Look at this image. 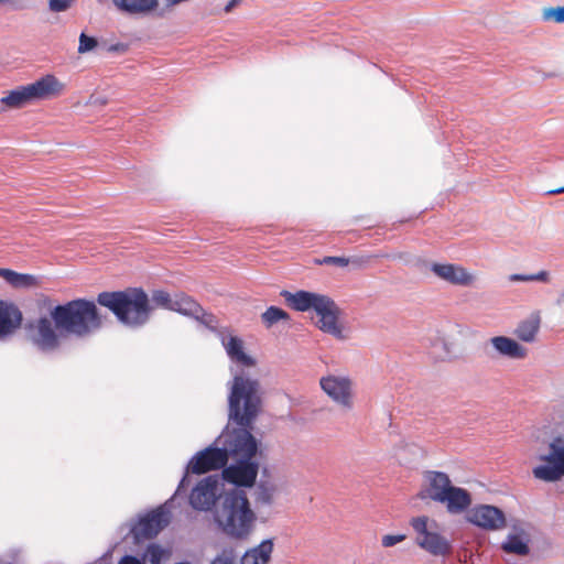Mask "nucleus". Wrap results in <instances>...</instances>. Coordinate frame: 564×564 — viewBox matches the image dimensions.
<instances>
[{
    "label": "nucleus",
    "instance_id": "nucleus-32",
    "mask_svg": "<svg viewBox=\"0 0 564 564\" xmlns=\"http://www.w3.org/2000/svg\"><path fill=\"white\" fill-rule=\"evenodd\" d=\"M275 488L271 485L260 484L257 488V501L263 505H271Z\"/></svg>",
    "mask_w": 564,
    "mask_h": 564
},
{
    "label": "nucleus",
    "instance_id": "nucleus-18",
    "mask_svg": "<svg viewBox=\"0 0 564 564\" xmlns=\"http://www.w3.org/2000/svg\"><path fill=\"white\" fill-rule=\"evenodd\" d=\"M489 341L499 356L510 359H524L528 356V349L510 337L495 336Z\"/></svg>",
    "mask_w": 564,
    "mask_h": 564
},
{
    "label": "nucleus",
    "instance_id": "nucleus-24",
    "mask_svg": "<svg viewBox=\"0 0 564 564\" xmlns=\"http://www.w3.org/2000/svg\"><path fill=\"white\" fill-rule=\"evenodd\" d=\"M541 326V316L539 313H532L529 317L521 321L514 329V335L524 343H533L536 339Z\"/></svg>",
    "mask_w": 564,
    "mask_h": 564
},
{
    "label": "nucleus",
    "instance_id": "nucleus-43",
    "mask_svg": "<svg viewBox=\"0 0 564 564\" xmlns=\"http://www.w3.org/2000/svg\"><path fill=\"white\" fill-rule=\"evenodd\" d=\"M240 0H231L226 7H225V12L226 13H229L238 3H239Z\"/></svg>",
    "mask_w": 564,
    "mask_h": 564
},
{
    "label": "nucleus",
    "instance_id": "nucleus-31",
    "mask_svg": "<svg viewBox=\"0 0 564 564\" xmlns=\"http://www.w3.org/2000/svg\"><path fill=\"white\" fill-rule=\"evenodd\" d=\"M154 305L163 307L165 310L172 311L174 303H173V296L162 290H156L152 293L151 297Z\"/></svg>",
    "mask_w": 564,
    "mask_h": 564
},
{
    "label": "nucleus",
    "instance_id": "nucleus-42",
    "mask_svg": "<svg viewBox=\"0 0 564 564\" xmlns=\"http://www.w3.org/2000/svg\"><path fill=\"white\" fill-rule=\"evenodd\" d=\"M109 52H118V53H124L128 51V45L123 43H117L113 45H110L108 48Z\"/></svg>",
    "mask_w": 564,
    "mask_h": 564
},
{
    "label": "nucleus",
    "instance_id": "nucleus-41",
    "mask_svg": "<svg viewBox=\"0 0 564 564\" xmlns=\"http://www.w3.org/2000/svg\"><path fill=\"white\" fill-rule=\"evenodd\" d=\"M118 564H143V563L141 562V560H139L138 557H135L133 555H124L123 557L120 558Z\"/></svg>",
    "mask_w": 564,
    "mask_h": 564
},
{
    "label": "nucleus",
    "instance_id": "nucleus-4",
    "mask_svg": "<svg viewBox=\"0 0 564 564\" xmlns=\"http://www.w3.org/2000/svg\"><path fill=\"white\" fill-rule=\"evenodd\" d=\"M216 521L227 535L239 540L247 539L257 521L247 494L241 489L227 491L216 511Z\"/></svg>",
    "mask_w": 564,
    "mask_h": 564
},
{
    "label": "nucleus",
    "instance_id": "nucleus-1",
    "mask_svg": "<svg viewBox=\"0 0 564 564\" xmlns=\"http://www.w3.org/2000/svg\"><path fill=\"white\" fill-rule=\"evenodd\" d=\"M229 417L238 427L226 429L219 436L227 459H253L258 442L251 433L253 421L261 409L260 383L243 372L232 379L228 397Z\"/></svg>",
    "mask_w": 564,
    "mask_h": 564
},
{
    "label": "nucleus",
    "instance_id": "nucleus-28",
    "mask_svg": "<svg viewBox=\"0 0 564 564\" xmlns=\"http://www.w3.org/2000/svg\"><path fill=\"white\" fill-rule=\"evenodd\" d=\"M502 550L507 553L520 556L528 555L530 552L528 543L518 534H509L507 540L502 543Z\"/></svg>",
    "mask_w": 564,
    "mask_h": 564
},
{
    "label": "nucleus",
    "instance_id": "nucleus-34",
    "mask_svg": "<svg viewBox=\"0 0 564 564\" xmlns=\"http://www.w3.org/2000/svg\"><path fill=\"white\" fill-rule=\"evenodd\" d=\"M193 318L198 321L209 329H215L218 324L217 317L213 313L206 312L203 307L202 312L197 314V316H194Z\"/></svg>",
    "mask_w": 564,
    "mask_h": 564
},
{
    "label": "nucleus",
    "instance_id": "nucleus-36",
    "mask_svg": "<svg viewBox=\"0 0 564 564\" xmlns=\"http://www.w3.org/2000/svg\"><path fill=\"white\" fill-rule=\"evenodd\" d=\"M427 517H416L411 520V525L415 530V532L419 534V536L425 535L427 531Z\"/></svg>",
    "mask_w": 564,
    "mask_h": 564
},
{
    "label": "nucleus",
    "instance_id": "nucleus-33",
    "mask_svg": "<svg viewBox=\"0 0 564 564\" xmlns=\"http://www.w3.org/2000/svg\"><path fill=\"white\" fill-rule=\"evenodd\" d=\"M542 18L544 21H554L556 23H564V6L550 7L543 9Z\"/></svg>",
    "mask_w": 564,
    "mask_h": 564
},
{
    "label": "nucleus",
    "instance_id": "nucleus-8",
    "mask_svg": "<svg viewBox=\"0 0 564 564\" xmlns=\"http://www.w3.org/2000/svg\"><path fill=\"white\" fill-rule=\"evenodd\" d=\"M235 463L221 471L223 479L238 488L254 486L259 473V463L254 459H232Z\"/></svg>",
    "mask_w": 564,
    "mask_h": 564
},
{
    "label": "nucleus",
    "instance_id": "nucleus-14",
    "mask_svg": "<svg viewBox=\"0 0 564 564\" xmlns=\"http://www.w3.org/2000/svg\"><path fill=\"white\" fill-rule=\"evenodd\" d=\"M218 479L216 476H208L200 480L189 495V503L197 510H209L216 501Z\"/></svg>",
    "mask_w": 564,
    "mask_h": 564
},
{
    "label": "nucleus",
    "instance_id": "nucleus-29",
    "mask_svg": "<svg viewBox=\"0 0 564 564\" xmlns=\"http://www.w3.org/2000/svg\"><path fill=\"white\" fill-rule=\"evenodd\" d=\"M261 319L267 327H271L280 321H289L290 315L280 307L270 306L262 313Z\"/></svg>",
    "mask_w": 564,
    "mask_h": 564
},
{
    "label": "nucleus",
    "instance_id": "nucleus-21",
    "mask_svg": "<svg viewBox=\"0 0 564 564\" xmlns=\"http://www.w3.org/2000/svg\"><path fill=\"white\" fill-rule=\"evenodd\" d=\"M223 345L231 361L243 367H253L256 360L245 352L243 340L237 336H229L223 339Z\"/></svg>",
    "mask_w": 564,
    "mask_h": 564
},
{
    "label": "nucleus",
    "instance_id": "nucleus-7",
    "mask_svg": "<svg viewBox=\"0 0 564 564\" xmlns=\"http://www.w3.org/2000/svg\"><path fill=\"white\" fill-rule=\"evenodd\" d=\"M546 465L538 466L533 469L535 478L544 481H556L564 476V441L561 437L555 438L550 444L547 455L540 456Z\"/></svg>",
    "mask_w": 564,
    "mask_h": 564
},
{
    "label": "nucleus",
    "instance_id": "nucleus-13",
    "mask_svg": "<svg viewBox=\"0 0 564 564\" xmlns=\"http://www.w3.org/2000/svg\"><path fill=\"white\" fill-rule=\"evenodd\" d=\"M452 486V481L447 474L443 471L429 470L424 474V486L419 491L417 498L421 500L429 499L440 502Z\"/></svg>",
    "mask_w": 564,
    "mask_h": 564
},
{
    "label": "nucleus",
    "instance_id": "nucleus-45",
    "mask_svg": "<svg viewBox=\"0 0 564 564\" xmlns=\"http://www.w3.org/2000/svg\"><path fill=\"white\" fill-rule=\"evenodd\" d=\"M185 480H186V476L182 479V481H181V484L178 486L177 491L184 486Z\"/></svg>",
    "mask_w": 564,
    "mask_h": 564
},
{
    "label": "nucleus",
    "instance_id": "nucleus-20",
    "mask_svg": "<svg viewBox=\"0 0 564 564\" xmlns=\"http://www.w3.org/2000/svg\"><path fill=\"white\" fill-rule=\"evenodd\" d=\"M0 278H2L10 286L17 290L35 289L41 284V281L36 275L30 273H20L7 268H0Z\"/></svg>",
    "mask_w": 564,
    "mask_h": 564
},
{
    "label": "nucleus",
    "instance_id": "nucleus-6",
    "mask_svg": "<svg viewBox=\"0 0 564 564\" xmlns=\"http://www.w3.org/2000/svg\"><path fill=\"white\" fill-rule=\"evenodd\" d=\"M321 389L336 404L350 410L354 406L352 380L348 376L327 375L319 379Z\"/></svg>",
    "mask_w": 564,
    "mask_h": 564
},
{
    "label": "nucleus",
    "instance_id": "nucleus-37",
    "mask_svg": "<svg viewBox=\"0 0 564 564\" xmlns=\"http://www.w3.org/2000/svg\"><path fill=\"white\" fill-rule=\"evenodd\" d=\"M237 556L232 551L224 550L210 564H236Z\"/></svg>",
    "mask_w": 564,
    "mask_h": 564
},
{
    "label": "nucleus",
    "instance_id": "nucleus-44",
    "mask_svg": "<svg viewBox=\"0 0 564 564\" xmlns=\"http://www.w3.org/2000/svg\"><path fill=\"white\" fill-rule=\"evenodd\" d=\"M564 193V186L563 187H558V188H554V189H550L547 192L549 195H557V194H562Z\"/></svg>",
    "mask_w": 564,
    "mask_h": 564
},
{
    "label": "nucleus",
    "instance_id": "nucleus-11",
    "mask_svg": "<svg viewBox=\"0 0 564 564\" xmlns=\"http://www.w3.org/2000/svg\"><path fill=\"white\" fill-rule=\"evenodd\" d=\"M170 522V513L163 507L149 512L131 529L137 541L152 539L159 534Z\"/></svg>",
    "mask_w": 564,
    "mask_h": 564
},
{
    "label": "nucleus",
    "instance_id": "nucleus-16",
    "mask_svg": "<svg viewBox=\"0 0 564 564\" xmlns=\"http://www.w3.org/2000/svg\"><path fill=\"white\" fill-rule=\"evenodd\" d=\"M281 296L291 308L297 312H306L310 310L316 311L326 295L308 291H297L292 293L284 290L281 292Z\"/></svg>",
    "mask_w": 564,
    "mask_h": 564
},
{
    "label": "nucleus",
    "instance_id": "nucleus-17",
    "mask_svg": "<svg viewBox=\"0 0 564 564\" xmlns=\"http://www.w3.org/2000/svg\"><path fill=\"white\" fill-rule=\"evenodd\" d=\"M471 495L464 488L452 486L440 503L445 505L449 513L458 514L466 511L471 505Z\"/></svg>",
    "mask_w": 564,
    "mask_h": 564
},
{
    "label": "nucleus",
    "instance_id": "nucleus-23",
    "mask_svg": "<svg viewBox=\"0 0 564 564\" xmlns=\"http://www.w3.org/2000/svg\"><path fill=\"white\" fill-rule=\"evenodd\" d=\"M273 540L262 541L256 547L247 551L241 557V564H268L273 552Z\"/></svg>",
    "mask_w": 564,
    "mask_h": 564
},
{
    "label": "nucleus",
    "instance_id": "nucleus-15",
    "mask_svg": "<svg viewBox=\"0 0 564 564\" xmlns=\"http://www.w3.org/2000/svg\"><path fill=\"white\" fill-rule=\"evenodd\" d=\"M431 271L440 279L453 285L468 286L475 281L474 274L462 265L453 263H433Z\"/></svg>",
    "mask_w": 564,
    "mask_h": 564
},
{
    "label": "nucleus",
    "instance_id": "nucleus-22",
    "mask_svg": "<svg viewBox=\"0 0 564 564\" xmlns=\"http://www.w3.org/2000/svg\"><path fill=\"white\" fill-rule=\"evenodd\" d=\"M416 543L433 555H445L451 552L449 543L438 533L427 532L417 536Z\"/></svg>",
    "mask_w": 564,
    "mask_h": 564
},
{
    "label": "nucleus",
    "instance_id": "nucleus-27",
    "mask_svg": "<svg viewBox=\"0 0 564 564\" xmlns=\"http://www.w3.org/2000/svg\"><path fill=\"white\" fill-rule=\"evenodd\" d=\"M171 552L156 543L149 544L142 555L141 562L143 564H162L167 560Z\"/></svg>",
    "mask_w": 564,
    "mask_h": 564
},
{
    "label": "nucleus",
    "instance_id": "nucleus-3",
    "mask_svg": "<svg viewBox=\"0 0 564 564\" xmlns=\"http://www.w3.org/2000/svg\"><path fill=\"white\" fill-rule=\"evenodd\" d=\"M97 303L111 311L121 324L129 327L147 324L154 308L141 288L101 292L97 295Z\"/></svg>",
    "mask_w": 564,
    "mask_h": 564
},
{
    "label": "nucleus",
    "instance_id": "nucleus-5",
    "mask_svg": "<svg viewBox=\"0 0 564 564\" xmlns=\"http://www.w3.org/2000/svg\"><path fill=\"white\" fill-rule=\"evenodd\" d=\"M65 90V84L55 75L47 74L34 83L19 86L0 99L4 109H20L35 100L57 97Z\"/></svg>",
    "mask_w": 564,
    "mask_h": 564
},
{
    "label": "nucleus",
    "instance_id": "nucleus-30",
    "mask_svg": "<svg viewBox=\"0 0 564 564\" xmlns=\"http://www.w3.org/2000/svg\"><path fill=\"white\" fill-rule=\"evenodd\" d=\"M510 282H532V281H540V282H547L549 281V272L547 271H540L535 274H510L509 275Z\"/></svg>",
    "mask_w": 564,
    "mask_h": 564
},
{
    "label": "nucleus",
    "instance_id": "nucleus-35",
    "mask_svg": "<svg viewBox=\"0 0 564 564\" xmlns=\"http://www.w3.org/2000/svg\"><path fill=\"white\" fill-rule=\"evenodd\" d=\"M97 46V40L95 37L88 36L85 33H82L79 36V53H86L91 51Z\"/></svg>",
    "mask_w": 564,
    "mask_h": 564
},
{
    "label": "nucleus",
    "instance_id": "nucleus-19",
    "mask_svg": "<svg viewBox=\"0 0 564 564\" xmlns=\"http://www.w3.org/2000/svg\"><path fill=\"white\" fill-rule=\"evenodd\" d=\"M21 322L20 310L13 304L0 301V338L13 333Z\"/></svg>",
    "mask_w": 564,
    "mask_h": 564
},
{
    "label": "nucleus",
    "instance_id": "nucleus-10",
    "mask_svg": "<svg viewBox=\"0 0 564 564\" xmlns=\"http://www.w3.org/2000/svg\"><path fill=\"white\" fill-rule=\"evenodd\" d=\"M227 463V454L223 447L209 446L198 452L191 459L187 470L193 474L200 475L212 470H223Z\"/></svg>",
    "mask_w": 564,
    "mask_h": 564
},
{
    "label": "nucleus",
    "instance_id": "nucleus-40",
    "mask_svg": "<svg viewBox=\"0 0 564 564\" xmlns=\"http://www.w3.org/2000/svg\"><path fill=\"white\" fill-rule=\"evenodd\" d=\"M74 0H50L48 6L50 10L53 12H62L69 9L73 4Z\"/></svg>",
    "mask_w": 564,
    "mask_h": 564
},
{
    "label": "nucleus",
    "instance_id": "nucleus-12",
    "mask_svg": "<svg viewBox=\"0 0 564 564\" xmlns=\"http://www.w3.org/2000/svg\"><path fill=\"white\" fill-rule=\"evenodd\" d=\"M315 313L318 317L316 325L322 332L337 339L345 338L343 327L338 322L339 308L329 296L324 297Z\"/></svg>",
    "mask_w": 564,
    "mask_h": 564
},
{
    "label": "nucleus",
    "instance_id": "nucleus-2",
    "mask_svg": "<svg viewBox=\"0 0 564 564\" xmlns=\"http://www.w3.org/2000/svg\"><path fill=\"white\" fill-rule=\"evenodd\" d=\"M51 319L41 317L34 325V344L42 350H54L59 346L56 329L77 337H87L99 330L104 324L96 303L87 299H75L56 305L51 311Z\"/></svg>",
    "mask_w": 564,
    "mask_h": 564
},
{
    "label": "nucleus",
    "instance_id": "nucleus-39",
    "mask_svg": "<svg viewBox=\"0 0 564 564\" xmlns=\"http://www.w3.org/2000/svg\"><path fill=\"white\" fill-rule=\"evenodd\" d=\"M405 539V534H386L381 539V544L383 547H391L400 542H403Z\"/></svg>",
    "mask_w": 564,
    "mask_h": 564
},
{
    "label": "nucleus",
    "instance_id": "nucleus-25",
    "mask_svg": "<svg viewBox=\"0 0 564 564\" xmlns=\"http://www.w3.org/2000/svg\"><path fill=\"white\" fill-rule=\"evenodd\" d=\"M173 303L172 311L192 318L202 312V306L192 296L183 292L173 295Z\"/></svg>",
    "mask_w": 564,
    "mask_h": 564
},
{
    "label": "nucleus",
    "instance_id": "nucleus-26",
    "mask_svg": "<svg viewBox=\"0 0 564 564\" xmlns=\"http://www.w3.org/2000/svg\"><path fill=\"white\" fill-rule=\"evenodd\" d=\"M158 0H113V4L121 11L140 14L154 10L158 7Z\"/></svg>",
    "mask_w": 564,
    "mask_h": 564
},
{
    "label": "nucleus",
    "instance_id": "nucleus-38",
    "mask_svg": "<svg viewBox=\"0 0 564 564\" xmlns=\"http://www.w3.org/2000/svg\"><path fill=\"white\" fill-rule=\"evenodd\" d=\"M316 263L323 265H337V267H346L349 263V259L345 257H324L321 260H316Z\"/></svg>",
    "mask_w": 564,
    "mask_h": 564
},
{
    "label": "nucleus",
    "instance_id": "nucleus-9",
    "mask_svg": "<svg viewBox=\"0 0 564 564\" xmlns=\"http://www.w3.org/2000/svg\"><path fill=\"white\" fill-rule=\"evenodd\" d=\"M466 520L486 531H498L507 524L503 511L490 505L475 506L467 513Z\"/></svg>",
    "mask_w": 564,
    "mask_h": 564
}]
</instances>
